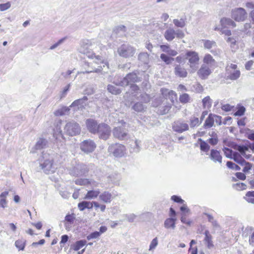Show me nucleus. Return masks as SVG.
I'll return each instance as SVG.
<instances>
[{"mask_svg":"<svg viewBox=\"0 0 254 254\" xmlns=\"http://www.w3.org/2000/svg\"><path fill=\"white\" fill-rule=\"evenodd\" d=\"M58 157L57 154H46L43 155V161L40 163V167L44 173L47 174H52L55 172L57 169V161L56 158Z\"/></svg>","mask_w":254,"mask_h":254,"instance_id":"1","label":"nucleus"},{"mask_svg":"<svg viewBox=\"0 0 254 254\" xmlns=\"http://www.w3.org/2000/svg\"><path fill=\"white\" fill-rule=\"evenodd\" d=\"M92 45L91 41L86 39L83 40L81 43L80 47L79 49L80 53L86 55L88 58L90 59H95L94 62L97 64H104L103 67L107 65L109 68V64L107 63H104L102 58L100 56H95V54L93 53L90 49V47Z\"/></svg>","mask_w":254,"mask_h":254,"instance_id":"2","label":"nucleus"},{"mask_svg":"<svg viewBox=\"0 0 254 254\" xmlns=\"http://www.w3.org/2000/svg\"><path fill=\"white\" fill-rule=\"evenodd\" d=\"M186 59L189 61L190 72L194 73L198 68L199 58L198 53L192 51H187L186 54Z\"/></svg>","mask_w":254,"mask_h":254,"instance_id":"3","label":"nucleus"},{"mask_svg":"<svg viewBox=\"0 0 254 254\" xmlns=\"http://www.w3.org/2000/svg\"><path fill=\"white\" fill-rule=\"evenodd\" d=\"M140 81L139 78L137 74L134 72L127 74L126 76L124 78H120L117 81H115L113 83L118 86H126L128 85H131L135 82Z\"/></svg>","mask_w":254,"mask_h":254,"instance_id":"4","label":"nucleus"},{"mask_svg":"<svg viewBox=\"0 0 254 254\" xmlns=\"http://www.w3.org/2000/svg\"><path fill=\"white\" fill-rule=\"evenodd\" d=\"M165 39L168 42L172 41L175 38L178 39H183L185 35L182 30L178 29L175 30L173 27H169L164 33Z\"/></svg>","mask_w":254,"mask_h":254,"instance_id":"5","label":"nucleus"},{"mask_svg":"<svg viewBox=\"0 0 254 254\" xmlns=\"http://www.w3.org/2000/svg\"><path fill=\"white\" fill-rule=\"evenodd\" d=\"M119 55L124 58L132 57L136 53V49L128 44H124L117 49Z\"/></svg>","mask_w":254,"mask_h":254,"instance_id":"6","label":"nucleus"},{"mask_svg":"<svg viewBox=\"0 0 254 254\" xmlns=\"http://www.w3.org/2000/svg\"><path fill=\"white\" fill-rule=\"evenodd\" d=\"M64 130V133L69 136H74L80 133L81 127L77 123L72 120L66 123Z\"/></svg>","mask_w":254,"mask_h":254,"instance_id":"7","label":"nucleus"},{"mask_svg":"<svg viewBox=\"0 0 254 254\" xmlns=\"http://www.w3.org/2000/svg\"><path fill=\"white\" fill-rule=\"evenodd\" d=\"M120 124L121 126H118L114 128L113 130V135L115 137L120 140L127 139L129 137L128 131L126 128L127 124L123 121H121Z\"/></svg>","mask_w":254,"mask_h":254,"instance_id":"8","label":"nucleus"},{"mask_svg":"<svg viewBox=\"0 0 254 254\" xmlns=\"http://www.w3.org/2000/svg\"><path fill=\"white\" fill-rule=\"evenodd\" d=\"M126 148L119 143L112 144L109 146L108 151L116 157H122L125 153Z\"/></svg>","mask_w":254,"mask_h":254,"instance_id":"9","label":"nucleus"},{"mask_svg":"<svg viewBox=\"0 0 254 254\" xmlns=\"http://www.w3.org/2000/svg\"><path fill=\"white\" fill-rule=\"evenodd\" d=\"M226 69L228 74V79L235 80L240 77L241 72L240 70L238 69V66L236 64H231L226 66Z\"/></svg>","mask_w":254,"mask_h":254,"instance_id":"10","label":"nucleus"},{"mask_svg":"<svg viewBox=\"0 0 254 254\" xmlns=\"http://www.w3.org/2000/svg\"><path fill=\"white\" fill-rule=\"evenodd\" d=\"M88 171L89 168L86 165L78 164L70 170L69 173L73 176L77 177L85 175Z\"/></svg>","mask_w":254,"mask_h":254,"instance_id":"11","label":"nucleus"},{"mask_svg":"<svg viewBox=\"0 0 254 254\" xmlns=\"http://www.w3.org/2000/svg\"><path fill=\"white\" fill-rule=\"evenodd\" d=\"M232 17L236 21H243L247 17V13L242 7L236 8L232 10Z\"/></svg>","mask_w":254,"mask_h":254,"instance_id":"12","label":"nucleus"},{"mask_svg":"<svg viewBox=\"0 0 254 254\" xmlns=\"http://www.w3.org/2000/svg\"><path fill=\"white\" fill-rule=\"evenodd\" d=\"M96 145L91 139L85 140L80 144V149L85 153L88 154L92 152L95 149Z\"/></svg>","mask_w":254,"mask_h":254,"instance_id":"13","label":"nucleus"},{"mask_svg":"<svg viewBox=\"0 0 254 254\" xmlns=\"http://www.w3.org/2000/svg\"><path fill=\"white\" fill-rule=\"evenodd\" d=\"M98 133L100 138L104 140L107 139L111 133V128L110 127L105 124H99Z\"/></svg>","mask_w":254,"mask_h":254,"instance_id":"14","label":"nucleus"},{"mask_svg":"<svg viewBox=\"0 0 254 254\" xmlns=\"http://www.w3.org/2000/svg\"><path fill=\"white\" fill-rule=\"evenodd\" d=\"M174 131L178 133H182L189 129L188 124L182 121H177L174 123L172 126Z\"/></svg>","mask_w":254,"mask_h":254,"instance_id":"15","label":"nucleus"},{"mask_svg":"<svg viewBox=\"0 0 254 254\" xmlns=\"http://www.w3.org/2000/svg\"><path fill=\"white\" fill-rule=\"evenodd\" d=\"M212 71L210 68L205 64H202L200 68L197 71V75L199 78L202 79H207L208 76L211 73Z\"/></svg>","mask_w":254,"mask_h":254,"instance_id":"16","label":"nucleus"},{"mask_svg":"<svg viewBox=\"0 0 254 254\" xmlns=\"http://www.w3.org/2000/svg\"><path fill=\"white\" fill-rule=\"evenodd\" d=\"M86 125L89 131L93 134H96L98 132L99 124L94 120L89 119L86 121Z\"/></svg>","mask_w":254,"mask_h":254,"instance_id":"17","label":"nucleus"},{"mask_svg":"<svg viewBox=\"0 0 254 254\" xmlns=\"http://www.w3.org/2000/svg\"><path fill=\"white\" fill-rule=\"evenodd\" d=\"M174 73L176 76L182 78H185L188 75L187 69L181 64L175 65Z\"/></svg>","mask_w":254,"mask_h":254,"instance_id":"18","label":"nucleus"},{"mask_svg":"<svg viewBox=\"0 0 254 254\" xmlns=\"http://www.w3.org/2000/svg\"><path fill=\"white\" fill-rule=\"evenodd\" d=\"M88 98L86 96H84L83 98L78 99L75 100L72 103L69 107H77L78 109L84 108L87 105V101Z\"/></svg>","mask_w":254,"mask_h":254,"instance_id":"19","label":"nucleus"},{"mask_svg":"<svg viewBox=\"0 0 254 254\" xmlns=\"http://www.w3.org/2000/svg\"><path fill=\"white\" fill-rule=\"evenodd\" d=\"M99 197L100 200L106 203H110L114 198L113 194L108 191L101 193Z\"/></svg>","mask_w":254,"mask_h":254,"instance_id":"20","label":"nucleus"},{"mask_svg":"<svg viewBox=\"0 0 254 254\" xmlns=\"http://www.w3.org/2000/svg\"><path fill=\"white\" fill-rule=\"evenodd\" d=\"M62 120H59L56 125L55 128L54 129V136L56 139H58L61 137L63 138V133L62 130Z\"/></svg>","mask_w":254,"mask_h":254,"instance_id":"21","label":"nucleus"},{"mask_svg":"<svg viewBox=\"0 0 254 254\" xmlns=\"http://www.w3.org/2000/svg\"><path fill=\"white\" fill-rule=\"evenodd\" d=\"M210 158L214 162H218L220 164L222 163V157L220 155V152L217 150H211Z\"/></svg>","mask_w":254,"mask_h":254,"instance_id":"22","label":"nucleus"},{"mask_svg":"<svg viewBox=\"0 0 254 254\" xmlns=\"http://www.w3.org/2000/svg\"><path fill=\"white\" fill-rule=\"evenodd\" d=\"M48 141L46 139L44 138H39L36 144L34 146V148L35 150H41L44 149L47 147Z\"/></svg>","mask_w":254,"mask_h":254,"instance_id":"23","label":"nucleus"},{"mask_svg":"<svg viewBox=\"0 0 254 254\" xmlns=\"http://www.w3.org/2000/svg\"><path fill=\"white\" fill-rule=\"evenodd\" d=\"M205 238L204 243L208 249H211L214 247V245L212 241V237L208 230H205L204 232Z\"/></svg>","mask_w":254,"mask_h":254,"instance_id":"24","label":"nucleus"},{"mask_svg":"<svg viewBox=\"0 0 254 254\" xmlns=\"http://www.w3.org/2000/svg\"><path fill=\"white\" fill-rule=\"evenodd\" d=\"M87 241L85 240H81L76 241L75 243L70 246V249L74 251H78L86 244Z\"/></svg>","mask_w":254,"mask_h":254,"instance_id":"25","label":"nucleus"},{"mask_svg":"<svg viewBox=\"0 0 254 254\" xmlns=\"http://www.w3.org/2000/svg\"><path fill=\"white\" fill-rule=\"evenodd\" d=\"M220 23L223 27H235L236 23L231 19L229 18H223L220 20Z\"/></svg>","mask_w":254,"mask_h":254,"instance_id":"26","label":"nucleus"},{"mask_svg":"<svg viewBox=\"0 0 254 254\" xmlns=\"http://www.w3.org/2000/svg\"><path fill=\"white\" fill-rule=\"evenodd\" d=\"M176 217L167 218L164 222V227L167 229H174L176 227Z\"/></svg>","mask_w":254,"mask_h":254,"instance_id":"27","label":"nucleus"},{"mask_svg":"<svg viewBox=\"0 0 254 254\" xmlns=\"http://www.w3.org/2000/svg\"><path fill=\"white\" fill-rule=\"evenodd\" d=\"M100 191L99 190H90L87 191L86 194L84 198L86 199H92L97 197L99 196Z\"/></svg>","mask_w":254,"mask_h":254,"instance_id":"28","label":"nucleus"},{"mask_svg":"<svg viewBox=\"0 0 254 254\" xmlns=\"http://www.w3.org/2000/svg\"><path fill=\"white\" fill-rule=\"evenodd\" d=\"M203 62V64L208 65V67H211L215 64V61L210 54H206L205 55Z\"/></svg>","mask_w":254,"mask_h":254,"instance_id":"29","label":"nucleus"},{"mask_svg":"<svg viewBox=\"0 0 254 254\" xmlns=\"http://www.w3.org/2000/svg\"><path fill=\"white\" fill-rule=\"evenodd\" d=\"M138 60L143 64H148L149 62V56L147 53H140L138 56Z\"/></svg>","mask_w":254,"mask_h":254,"instance_id":"30","label":"nucleus"},{"mask_svg":"<svg viewBox=\"0 0 254 254\" xmlns=\"http://www.w3.org/2000/svg\"><path fill=\"white\" fill-rule=\"evenodd\" d=\"M78 207L81 211L85 209H91L93 207V203L90 201H83L78 204Z\"/></svg>","mask_w":254,"mask_h":254,"instance_id":"31","label":"nucleus"},{"mask_svg":"<svg viewBox=\"0 0 254 254\" xmlns=\"http://www.w3.org/2000/svg\"><path fill=\"white\" fill-rule=\"evenodd\" d=\"M84 65L85 66H88V68L85 71H83V73H91V72H99L103 69V67L101 66H99L98 68H95V67L93 68L92 67H90L89 66V63H86V62H85L84 63Z\"/></svg>","mask_w":254,"mask_h":254,"instance_id":"32","label":"nucleus"},{"mask_svg":"<svg viewBox=\"0 0 254 254\" xmlns=\"http://www.w3.org/2000/svg\"><path fill=\"white\" fill-rule=\"evenodd\" d=\"M231 159H233L235 162L240 164L241 165H243L244 163L245 164L246 160L241 156L239 153L237 152H235L233 153V156Z\"/></svg>","mask_w":254,"mask_h":254,"instance_id":"33","label":"nucleus"},{"mask_svg":"<svg viewBox=\"0 0 254 254\" xmlns=\"http://www.w3.org/2000/svg\"><path fill=\"white\" fill-rule=\"evenodd\" d=\"M126 27L124 25H119L114 29V33L119 36H122L125 34Z\"/></svg>","mask_w":254,"mask_h":254,"instance_id":"34","label":"nucleus"},{"mask_svg":"<svg viewBox=\"0 0 254 254\" xmlns=\"http://www.w3.org/2000/svg\"><path fill=\"white\" fill-rule=\"evenodd\" d=\"M214 125V119H213V115L210 114L206 119L203 127L205 128L211 127Z\"/></svg>","mask_w":254,"mask_h":254,"instance_id":"35","label":"nucleus"},{"mask_svg":"<svg viewBox=\"0 0 254 254\" xmlns=\"http://www.w3.org/2000/svg\"><path fill=\"white\" fill-rule=\"evenodd\" d=\"M69 110V107L64 106L56 110L54 114L56 116H62L68 114Z\"/></svg>","mask_w":254,"mask_h":254,"instance_id":"36","label":"nucleus"},{"mask_svg":"<svg viewBox=\"0 0 254 254\" xmlns=\"http://www.w3.org/2000/svg\"><path fill=\"white\" fill-rule=\"evenodd\" d=\"M244 198L248 202L252 204H254V191H248Z\"/></svg>","mask_w":254,"mask_h":254,"instance_id":"37","label":"nucleus"},{"mask_svg":"<svg viewBox=\"0 0 254 254\" xmlns=\"http://www.w3.org/2000/svg\"><path fill=\"white\" fill-rule=\"evenodd\" d=\"M107 90L109 92L115 95H118L122 92L120 88L111 84L108 85Z\"/></svg>","mask_w":254,"mask_h":254,"instance_id":"38","label":"nucleus"},{"mask_svg":"<svg viewBox=\"0 0 254 254\" xmlns=\"http://www.w3.org/2000/svg\"><path fill=\"white\" fill-rule=\"evenodd\" d=\"M179 100L181 103L186 104L190 103L191 101V99L188 94L183 93L180 95Z\"/></svg>","mask_w":254,"mask_h":254,"instance_id":"39","label":"nucleus"},{"mask_svg":"<svg viewBox=\"0 0 254 254\" xmlns=\"http://www.w3.org/2000/svg\"><path fill=\"white\" fill-rule=\"evenodd\" d=\"M26 241L24 239H19L15 241V246L19 251H23L25 247Z\"/></svg>","mask_w":254,"mask_h":254,"instance_id":"40","label":"nucleus"},{"mask_svg":"<svg viewBox=\"0 0 254 254\" xmlns=\"http://www.w3.org/2000/svg\"><path fill=\"white\" fill-rule=\"evenodd\" d=\"M174 25L179 28H184L186 26L185 20L183 18L180 19H174L173 20Z\"/></svg>","mask_w":254,"mask_h":254,"instance_id":"41","label":"nucleus"},{"mask_svg":"<svg viewBox=\"0 0 254 254\" xmlns=\"http://www.w3.org/2000/svg\"><path fill=\"white\" fill-rule=\"evenodd\" d=\"M160 59L167 64H171L175 60L174 58L170 57L164 54H161Z\"/></svg>","mask_w":254,"mask_h":254,"instance_id":"42","label":"nucleus"},{"mask_svg":"<svg viewBox=\"0 0 254 254\" xmlns=\"http://www.w3.org/2000/svg\"><path fill=\"white\" fill-rule=\"evenodd\" d=\"M161 91L163 94H165V93L168 92L169 98H171L172 102L173 103L174 100L176 99L177 94L175 91L173 90L168 91L167 89H162Z\"/></svg>","mask_w":254,"mask_h":254,"instance_id":"43","label":"nucleus"},{"mask_svg":"<svg viewBox=\"0 0 254 254\" xmlns=\"http://www.w3.org/2000/svg\"><path fill=\"white\" fill-rule=\"evenodd\" d=\"M132 109L136 112H141L144 111L145 107L141 103L137 102L134 104Z\"/></svg>","mask_w":254,"mask_h":254,"instance_id":"44","label":"nucleus"},{"mask_svg":"<svg viewBox=\"0 0 254 254\" xmlns=\"http://www.w3.org/2000/svg\"><path fill=\"white\" fill-rule=\"evenodd\" d=\"M198 140V141L200 142V149L203 151L207 152L210 149L209 145L206 142L203 141L201 138H199Z\"/></svg>","mask_w":254,"mask_h":254,"instance_id":"45","label":"nucleus"},{"mask_svg":"<svg viewBox=\"0 0 254 254\" xmlns=\"http://www.w3.org/2000/svg\"><path fill=\"white\" fill-rule=\"evenodd\" d=\"M202 103L204 108L209 109L211 106L212 100L209 96H206L202 100Z\"/></svg>","mask_w":254,"mask_h":254,"instance_id":"46","label":"nucleus"},{"mask_svg":"<svg viewBox=\"0 0 254 254\" xmlns=\"http://www.w3.org/2000/svg\"><path fill=\"white\" fill-rule=\"evenodd\" d=\"M205 48L210 49L216 46V43L213 41L203 40Z\"/></svg>","mask_w":254,"mask_h":254,"instance_id":"47","label":"nucleus"},{"mask_svg":"<svg viewBox=\"0 0 254 254\" xmlns=\"http://www.w3.org/2000/svg\"><path fill=\"white\" fill-rule=\"evenodd\" d=\"M89 183L88 179H77L75 181V184L80 186H87Z\"/></svg>","mask_w":254,"mask_h":254,"instance_id":"48","label":"nucleus"},{"mask_svg":"<svg viewBox=\"0 0 254 254\" xmlns=\"http://www.w3.org/2000/svg\"><path fill=\"white\" fill-rule=\"evenodd\" d=\"M237 109V111L234 114V115L235 116H243L246 111L245 108L243 106L239 105Z\"/></svg>","mask_w":254,"mask_h":254,"instance_id":"49","label":"nucleus"},{"mask_svg":"<svg viewBox=\"0 0 254 254\" xmlns=\"http://www.w3.org/2000/svg\"><path fill=\"white\" fill-rule=\"evenodd\" d=\"M238 40V38L237 37H228L226 41L227 42L230 43V46L232 48H235V46L236 45V42Z\"/></svg>","mask_w":254,"mask_h":254,"instance_id":"50","label":"nucleus"},{"mask_svg":"<svg viewBox=\"0 0 254 254\" xmlns=\"http://www.w3.org/2000/svg\"><path fill=\"white\" fill-rule=\"evenodd\" d=\"M190 125L191 128L198 126L199 125L198 118L194 117L190 118Z\"/></svg>","mask_w":254,"mask_h":254,"instance_id":"51","label":"nucleus"},{"mask_svg":"<svg viewBox=\"0 0 254 254\" xmlns=\"http://www.w3.org/2000/svg\"><path fill=\"white\" fill-rule=\"evenodd\" d=\"M226 165L229 168L231 169H234L238 171L241 170V168L238 165L235 164V163L231 161H227Z\"/></svg>","mask_w":254,"mask_h":254,"instance_id":"52","label":"nucleus"},{"mask_svg":"<svg viewBox=\"0 0 254 254\" xmlns=\"http://www.w3.org/2000/svg\"><path fill=\"white\" fill-rule=\"evenodd\" d=\"M130 91L131 92L132 96H136L139 90L138 87L136 85L133 84L130 85Z\"/></svg>","mask_w":254,"mask_h":254,"instance_id":"53","label":"nucleus"},{"mask_svg":"<svg viewBox=\"0 0 254 254\" xmlns=\"http://www.w3.org/2000/svg\"><path fill=\"white\" fill-rule=\"evenodd\" d=\"M11 3L9 1L0 4V11H3L8 9L11 7Z\"/></svg>","mask_w":254,"mask_h":254,"instance_id":"54","label":"nucleus"},{"mask_svg":"<svg viewBox=\"0 0 254 254\" xmlns=\"http://www.w3.org/2000/svg\"><path fill=\"white\" fill-rule=\"evenodd\" d=\"M100 236V233L98 231H95L93 233H91L89 235L87 236V239L88 240H90L93 239H96L98 238Z\"/></svg>","mask_w":254,"mask_h":254,"instance_id":"55","label":"nucleus"},{"mask_svg":"<svg viewBox=\"0 0 254 254\" xmlns=\"http://www.w3.org/2000/svg\"><path fill=\"white\" fill-rule=\"evenodd\" d=\"M223 151L224 152V154L225 156L229 158H232V157L233 156V151L232 150L227 148V147H224L223 149Z\"/></svg>","mask_w":254,"mask_h":254,"instance_id":"56","label":"nucleus"},{"mask_svg":"<svg viewBox=\"0 0 254 254\" xmlns=\"http://www.w3.org/2000/svg\"><path fill=\"white\" fill-rule=\"evenodd\" d=\"M233 187L238 190H244L246 189L247 186L243 183H237L233 185Z\"/></svg>","mask_w":254,"mask_h":254,"instance_id":"57","label":"nucleus"},{"mask_svg":"<svg viewBox=\"0 0 254 254\" xmlns=\"http://www.w3.org/2000/svg\"><path fill=\"white\" fill-rule=\"evenodd\" d=\"M242 166H244L243 172L244 173L248 172L252 168V164L250 163L245 161V164L244 163Z\"/></svg>","mask_w":254,"mask_h":254,"instance_id":"58","label":"nucleus"},{"mask_svg":"<svg viewBox=\"0 0 254 254\" xmlns=\"http://www.w3.org/2000/svg\"><path fill=\"white\" fill-rule=\"evenodd\" d=\"M66 38H63L60 40H59L57 43L51 46L50 48V50H54L59 46L61 45L65 40Z\"/></svg>","mask_w":254,"mask_h":254,"instance_id":"59","label":"nucleus"},{"mask_svg":"<svg viewBox=\"0 0 254 254\" xmlns=\"http://www.w3.org/2000/svg\"><path fill=\"white\" fill-rule=\"evenodd\" d=\"M74 219L75 217L72 214L67 215L65 217V220L70 225L73 223Z\"/></svg>","mask_w":254,"mask_h":254,"instance_id":"60","label":"nucleus"},{"mask_svg":"<svg viewBox=\"0 0 254 254\" xmlns=\"http://www.w3.org/2000/svg\"><path fill=\"white\" fill-rule=\"evenodd\" d=\"M157 245H158L157 238H155L154 239H153L152 240V241H151V242L150 244L149 250L151 251V250L154 249L156 248V247L157 246Z\"/></svg>","mask_w":254,"mask_h":254,"instance_id":"61","label":"nucleus"},{"mask_svg":"<svg viewBox=\"0 0 254 254\" xmlns=\"http://www.w3.org/2000/svg\"><path fill=\"white\" fill-rule=\"evenodd\" d=\"M252 231V233H251L249 236V244L252 247H254V230L253 231V229L251 228Z\"/></svg>","mask_w":254,"mask_h":254,"instance_id":"62","label":"nucleus"},{"mask_svg":"<svg viewBox=\"0 0 254 254\" xmlns=\"http://www.w3.org/2000/svg\"><path fill=\"white\" fill-rule=\"evenodd\" d=\"M171 199L174 201L180 203H183L184 202V200L183 199H182L180 196H178L177 195H173L171 197Z\"/></svg>","mask_w":254,"mask_h":254,"instance_id":"63","label":"nucleus"},{"mask_svg":"<svg viewBox=\"0 0 254 254\" xmlns=\"http://www.w3.org/2000/svg\"><path fill=\"white\" fill-rule=\"evenodd\" d=\"M237 150L242 154H244L245 152L248 150L247 147L244 145H239L238 146Z\"/></svg>","mask_w":254,"mask_h":254,"instance_id":"64","label":"nucleus"}]
</instances>
